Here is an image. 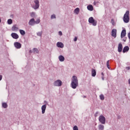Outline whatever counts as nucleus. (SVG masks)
<instances>
[{
	"label": "nucleus",
	"mask_w": 130,
	"mask_h": 130,
	"mask_svg": "<svg viewBox=\"0 0 130 130\" xmlns=\"http://www.w3.org/2000/svg\"><path fill=\"white\" fill-rule=\"evenodd\" d=\"M79 85V82L78 81V78L76 76H73L72 77L71 87L73 89H76L78 85Z\"/></svg>",
	"instance_id": "nucleus-1"
},
{
	"label": "nucleus",
	"mask_w": 130,
	"mask_h": 130,
	"mask_svg": "<svg viewBox=\"0 0 130 130\" xmlns=\"http://www.w3.org/2000/svg\"><path fill=\"white\" fill-rule=\"evenodd\" d=\"M123 20L124 23H128L129 22V11H126L124 15Z\"/></svg>",
	"instance_id": "nucleus-2"
},
{
	"label": "nucleus",
	"mask_w": 130,
	"mask_h": 130,
	"mask_svg": "<svg viewBox=\"0 0 130 130\" xmlns=\"http://www.w3.org/2000/svg\"><path fill=\"white\" fill-rule=\"evenodd\" d=\"M99 120L102 124H105V123L106 122V119L105 118V117L102 115L100 116Z\"/></svg>",
	"instance_id": "nucleus-3"
},
{
	"label": "nucleus",
	"mask_w": 130,
	"mask_h": 130,
	"mask_svg": "<svg viewBox=\"0 0 130 130\" xmlns=\"http://www.w3.org/2000/svg\"><path fill=\"white\" fill-rule=\"evenodd\" d=\"M88 22L90 24H92L93 26H96L97 25V21L94 20V18L92 17L89 18Z\"/></svg>",
	"instance_id": "nucleus-4"
},
{
	"label": "nucleus",
	"mask_w": 130,
	"mask_h": 130,
	"mask_svg": "<svg viewBox=\"0 0 130 130\" xmlns=\"http://www.w3.org/2000/svg\"><path fill=\"white\" fill-rule=\"evenodd\" d=\"M62 85V82L60 80H57L54 82V85L57 87H60Z\"/></svg>",
	"instance_id": "nucleus-5"
},
{
	"label": "nucleus",
	"mask_w": 130,
	"mask_h": 130,
	"mask_svg": "<svg viewBox=\"0 0 130 130\" xmlns=\"http://www.w3.org/2000/svg\"><path fill=\"white\" fill-rule=\"evenodd\" d=\"M14 45L15 47L17 48V49H20V48L22 47V44L19 42H15Z\"/></svg>",
	"instance_id": "nucleus-6"
},
{
	"label": "nucleus",
	"mask_w": 130,
	"mask_h": 130,
	"mask_svg": "<svg viewBox=\"0 0 130 130\" xmlns=\"http://www.w3.org/2000/svg\"><path fill=\"white\" fill-rule=\"evenodd\" d=\"M35 4H36L35 6L32 7L35 10H37L39 8V1L38 0H35Z\"/></svg>",
	"instance_id": "nucleus-7"
},
{
	"label": "nucleus",
	"mask_w": 130,
	"mask_h": 130,
	"mask_svg": "<svg viewBox=\"0 0 130 130\" xmlns=\"http://www.w3.org/2000/svg\"><path fill=\"white\" fill-rule=\"evenodd\" d=\"M117 31L116 30V29H113L112 30L111 32V36L112 37H114V38H116V33Z\"/></svg>",
	"instance_id": "nucleus-8"
},
{
	"label": "nucleus",
	"mask_w": 130,
	"mask_h": 130,
	"mask_svg": "<svg viewBox=\"0 0 130 130\" xmlns=\"http://www.w3.org/2000/svg\"><path fill=\"white\" fill-rule=\"evenodd\" d=\"M126 35V30L125 29H123L121 32V38H123V37H125Z\"/></svg>",
	"instance_id": "nucleus-9"
},
{
	"label": "nucleus",
	"mask_w": 130,
	"mask_h": 130,
	"mask_svg": "<svg viewBox=\"0 0 130 130\" xmlns=\"http://www.w3.org/2000/svg\"><path fill=\"white\" fill-rule=\"evenodd\" d=\"M11 36L14 39H18V38H19V35L15 32L12 33Z\"/></svg>",
	"instance_id": "nucleus-10"
},
{
	"label": "nucleus",
	"mask_w": 130,
	"mask_h": 130,
	"mask_svg": "<svg viewBox=\"0 0 130 130\" xmlns=\"http://www.w3.org/2000/svg\"><path fill=\"white\" fill-rule=\"evenodd\" d=\"M122 44L119 43L118 46V52H121L122 51Z\"/></svg>",
	"instance_id": "nucleus-11"
},
{
	"label": "nucleus",
	"mask_w": 130,
	"mask_h": 130,
	"mask_svg": "<svg viewBox=\"0 0 130 130\" xmlns=\"http://www.w3.org/2000/svg\"><path fill=\"white\" fill-rule=\"evenodd\" d=\"M28 24L30 25V26H33V25H35V20L34 19V18H32L31 19L29 22Z\"/></svg>",
	"instance_id": "nucleus-12"
},
{
	"label": "nucleus",
	"mask_w": 130,
	"mask_h": 130,
	"mask_svg": "<svg viewBox=\"0 0 130 130\" xmlns=\"http://www.w3.org/2000/svg\"><path fill=\"white\" fill-rule=\"evenodd\" d=\"M129 50V47L128 46H125L123 49V53H125V52H127Z\"/></svg>",
	"instance_id": "nucleus-13"
},
{
	"label": "nucleus",
	"mask_w": 130,
	"mask_h": 130,
	"mask_svg": "<svg viewBox=\"0 0 130 130\" xmlns=\"http://www.w3.org/2000/svg\"><path fill=\"white\" fill-rule=\"evenodd\" d=\"M45 110H46V105H44L42 106V112L43 114L45 113Z\"/></svg>",
	"instance_id": "nucleus-14"
},
{
	"label": "nucleus",
	"mask_w": 130,
	"mask_h": 130,
	"mask_svg": "<svg viewBox=\"0 0 130 130\" xmlns=\"http://www.w3.org/2000/svg\"><path fill=\"white\" fill-rule=\"evenodd\" d=\"M57 47H60V48H63V44L61 42H57L56 44Z\"/></svg>",
	"instance_id": "nucleus-15"
},
{
	"label": "nucleus",
	"mask_w": 130,
	"mask_h": 130,
	"mask_svg": "<svg viewBox=\"0 0 130 130\" xmlns=\"http://www.w3.org/2000/svg\"><path fill=\"white\" fill-rule=\"evenodd\" d=\"M87 10H88V11H93V10H94V8L93 7V6L89 5L87 6Z\"/></svg>",
	"instance_id": "nucleus-16"
},
{
	"label": "nucleus",
	"mask_w": 130,
	"mask_h": 130,
	"mask_svg": "<svg viewBox=\"0 0 130 130\" xmlns=\"http://www.w3.org/2000/svg\"><path fill=\"white\" fill-rule=\"evenodd\" d=\"M58 59L60 61H64V57L62 55H60L58 57Z\"/></svg>",
	"instance_id": "nucleus-17"
},
{
	"label": "nucleus",
	"mask_w": 130,
	"mask_h": 130,
	"mask_svg": "<svg viewBox=\"0 0 130 130\" xmlns=\"http://www.w3.org/2000/svg\"><path fill=\"white\" fill-rule=\"evenodd\" d=\"M91 75L92 77H95V76H96V70L92 69L91 70Z\"/></svg>",
	"instance_id": "nucleus-18"
},
{
	"label": "nucleus",
	"mask_w": 130,
	"mask_h": 130,
	"mask_svg": "<svg viewBox=\"0 0 130 130\" xmlns=\"http://www.w3.org/2000/svg\"><path fill=\"white\" fill-rule=\"evenodd\" d=\"M18 27H17V25H14L12 28V30L14 31H18Z\"/></svg>",
	"instance_id": "nucleus-19"
},
{
	"label": "nucleus",
	"mask_w": 130,
	"mask_h": 130,
	"mask_svg": "<svg viewBox=\"0 0 130 130\" xmlns=\"http://www.w3.org/2000/svg\"><path fill=\"white\" fill-rule=\"evenodd\" d=\"M75 14H76V15H78L79 13H80V9L79 8H77L74 10Z\"/></svg>",
	"instance_id": "nucleus-20"
},
{
	"label": "nucleus",
	"mask_w": 130,
	"mask_h": 130,
	"mask_svg": "<svg viewBox=\"0 0 130 130\" xmlns=\"http://www.w3.org/2000/svg\"><path fill=\"white\" fill-rule=\"evenodd\" d=\"M99 128L100 130H103L104 129V125H102V124H100L99 125Z\"/></svg>",
	"instance_id": "nucleus-21"
},
{
	"label": "nucleus",
	"mask_w": 130,
	"mask_h": 130,
	"mask_svg": "<svg viewBox=\"0 0 130 130\" xmlns=\"http://www.w3.org/2000/svg\"><path fill=\"white\" fill-rule=\"evenodd\" d=\"M19 32L21 35H25L26 34V32L22 29H20Z\"/></svg>",
	"instance_id": "nucleus-22"
},
{
	"label": "nucleus",
	"mask_w": 130,
	"mask_h": 130,
	"mask_svg": "<svg viewBox=\"0 0 130 130\" xmlns=\"http://www.w3.org/2000/svg\"><path fill=\"white\" fill-rule=\"evenodd\" d=\"M2 106L4 108H7V107H8V104H7L6 103H3L2 104Z\"/></svg>",
	"instance_id": "nucleus-23"
},
{
	"label": "nucleus",
	"mask_w": 130,
	"mask_h": 130,
	"mask_svg": "<svg viewBox=\"0 0 130 130\" xmlns=\"http://www.w3.org/2000/svg\"><path fill=\"white\" fill-rule=\"evenodd\" d=\"M34 52H35V53H38V52H39V51L37 48H34Z\"/></svg>",
	"instance_id": "nucleus-24"
},
{
	"label": "nucleus",
	"mask_w": 130,
	"mask_h": 130,
	"mask_svg": "<svg viewBox=\"0 0 130 130\" xmlns=\"http://www.w3.org/2000/svg\"><path fill=\"white\" fill-rule=\"evenodd\" d=\"M111 23L112 25H113V26L115 25V22H114V19H112Z\"/></svg>",
	"instance_id": "nucleus-25"
},
{
	"label": "nucleus",
	"mask_w": 130,
	"mask_h": 130,
	"mask_svg": "<svg viewBox=\"0 0 130 130\" xmlns=\"http://www.w3.org/2000/svg\"><path fill=\"white\" fill-rule=\"evenodd\" d=\"M100 98L101 100H104V99H105L104 95L103 94H101L100 95Z\"/></svg>",
	"instance_id": "nucleus-26"
},
{
	"label": "nucleus",
	"mask_w": 130,
	"mask_h": 130,
	"mask_svg": "<svg viewBox=\"0 0 130 130\" xmlns=\"http://www.w3.org/2000/svg\"><path fill=\"white\" fill-rule=\"evenodd\" d=\"M8 23L9 25H11V24H12V23H13V20L11 19H8Z\"/></svg>",
	"instance_id": "nucleus-27"
},
{
	"label": "nucleus",
	"mask_w": 130,
	"mask_h": 130,
	"mask_svg": "<svg viewBox=\"0 0 130 130\" xmlns=\"http://www.w3.org/2000/svg\"><path fill=\"white\" fill-rule=\"evenodd\" d=\"M107 67L109 70H110V68L109 67V60L107 61Z\"/></svg>",
	"instance_id": "nucleus-28"
},
{
	"label": "nucleus",
	"mask_w": 130,
	"mask_h": 130,
	"mask_svg": "<svg viewBox=\"0 0 130 130\" xmlns=\"http://www.w3.org/2000/svg\"><path fill=\"white\" fill-rule=\"evenodd\" d=\"M40 23V19H38L36 21H35V23L36 24H39Z\"/></svg>",
	"instance_id": "nucleus-29"
},
{
	"label": "nucleus",
	"mask_w": 130,
	"mask_h": 130,
	"mask_svg": "<svg viewBox=\"0 0 130 130\" xmlns=\"http://www.w3.org/2000/svg\"><path fill=\"white\" fill-rule=\"evenodd\" d=\"M73 130H79V129L78 128V126H77L76 125L74 126L73 127Z\"/></svg>",
	"instance_id": "nucleus-30"
},
{
	"label": "nucleus",
	"mask_w": 130,
	"mask_h": 130,
	"mask_svg": "<svg viewBox=\"0 0 130 130\" xmlns=\"http://www.w3.org/2000/svg\"><path fill=\"white\" fill-rule=\"evenodd\" d=\"M55 15L53 14L52 15H51V19H55Z\"/></svg>",
	"instance_id": "nucleus-31"
},
{
	"label": "nucleus",
	"mask_w": 130,
	"mask_h": 130,
	"mask_svg": "<svg viewBox=\"0 0 130 130\" xmlns=\"http://www.w3.org/2000/svg\"><path fill=\"white\" fill-rule=\"evenodd\" d=\"M31 17H34V16H35V13L32 12L30 14Z\"/></svg>",
	"instance_id": "nucleus-32"
},
{
	"label": "nucleus",
	"mask_w": 130,
	"mask_h": 130,
	"mask_svg": "<svg viewBox=\"0 0 130 130\" xmlns=\"http://www.w3.org/2000/svg\"><path fill=\"white\" fill-rule=\"evenodd\" d=\"M37 35H38V36H41V35H42V32H38Z\"/></svg>",
	"instance_id": "nucleus-33"
},
{
	"label": "nucleus",
	"mask_w": 130,
	"mask_h": 130,
	"mask_svg": "<svg viewBox=\"0 0 130 130\" xmlns=\"http://www.w3.org/2000/svg\"><path fill=\"white\" fill-rule=\"evenodd\" d=\"M58 34H59V35L61 36V35H62V32L61 31H59Z\"/></svg>",
	"instance_id": "nucleus-34"
},
{
	"label": "nucleus",
	"mask_w": 130,
	"mask_h": 130,
	"mask_svg": "<svg viewBox=\"0 0 130 130\" xmlns=\"http://www.w3.org/2000/svg\"><path fill=\"white\" fill-rule=\"evenodd\" d=\"M77 40H78V38H77V37H75L74 38V41H77Z\"/></svg>",
	"instance_id": "nucleus-35"
},
{
	"label": "nucleus",
	"mask_w": 130,
	"mask_h": 130,
	"mask_svg": "<svg viewBox=\"0 0 130 130\" xmlns=\"http://www.w3.org/2000/svg\"><path fill=\"white\" fill-rule=\"evenodd\" d=\"M2 79H3V76L0 75V81H2Z\"/></svg>",
	"instance_id": "nucleus-36"
},
{
	"label": "nucleus",
	"mask_w": 130,
	"mask_h": 130,
	"mask_svg": "<svg viewBox=\"0 0 130 130\" xmlns=\"http://www.w3.org/2000/svg\"><path fill=\"white\" fill-rule=\"evenodd\" d=\"M128 37L129 39H130V32H129L128 34Z\"/></svg>",
	"instance_id": "nucleus-37"
},
{
	"label": "nucleus",
	"mask_w": 130,
	"mask_h": 130,
	"mask_svg": "<svg viewBox=\"0 0 130 130\" xmlns=\"http://www.w3.org/2000/svg\"><path fill=\"white\" fill-rule=\"evenodd\" d=\"M123 41H124V42H125V41H126V38H124V39H123Z\"/></svg>",
	"instance_id": "nucleus-38"
},
{
	"label": "nucleus",
	"mask_w": 130,
	"mask_h": 130,
	"mask_svg": "<svg viewBox=\"0 0 130 130\" xmlns=\"http://www.w3.org/2000/svg\"><path fill=\"white\" fill-rule=\"evenodd\" d=\"M126 69L128 70L130 69L129 67H126Z\"/></svg>",
	"instance_id": "nucleus-39"
},
{
	"label": "nucleus",
	"mask_w": 130,
	"mask_h": 130,
	"mask_svg": "<svg viewBox=\"0 0 130 130\" xmlns=\"http://www.w3.org/2000/svg\"><path fill=\"white\" fill-rule=\"evenodd\" d=\"M102 79L103 80H104V76H102Z\"/></svg>",
	"instance_id": "nucleus-40"
},
{
	"label": "nucleus",
	"mask_w": 130,
	"mask_h": 130,
	"mask_svg": "<svg viewBox=\"0 0 130 130\" xmlns=\"http://www.w3.org/2000/svg\"><path fill=\"white\" fill-rule=\"evenodd\" d=\"M102 75L103 76H104V74L103 73H102Z\"/></svg>",
	"instance_id": "nucleus-41"
},
{
	"label": "nucleus",
	"mask_w": 130,
	"mask_h": 130,
	"mask_svg": "<svg viewBox=\"0 0 130 130\" xmlns=\"http://www.w3.org/2000/svg\"><path fill=\"white\" fill-rule=\"evenodd\" d=\"M2 22V20H1V18H0V23H1Z\"/></svg>",
	"instance_id": "nucleus-42"
},
{
	"label": "nucleus",
	"mask_w": 130,
	"mask_h": 130,
	"mask_svg": "<svg viewBox=\"0 0 130 130\" xmlns=\"http://www.w3.org/2000/svg\"><path fill=\"white\" fill-rule=\"evenodd\" d=\"M83 98H86V96H84Z\"/></svg>",
	"instance_id": "nucleus-43"
},
{
	"label": "nucleus",
	"mask_w": 130,
	"mask_h": 130,
	"mask_svg": "<svg viewBox=\"0 0 130 130\" xmlns=\"http://www.w3.org/2000/svg\"><path fill=\"white\" fill-rule=\"evenodd\" d=\"M29 52H31V51H29Z\"/></svg>",
	"instance_id": "nucleus-44"
}]
</instances>
